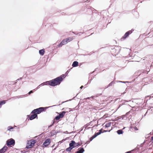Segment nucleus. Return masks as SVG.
I'll return each mask as SVG.
<instances>
[{"label": "nucleus", "instance_id": "6", "mask_svg": "<svg viewBox=\"0 0 153 153\" xmlns=\"http://www.w3.org/2000/svg\"><path fill=\"white\" fill-rule=\"evenodd\" d=\"M70 144H72V147H73V149L74 147L80 145V144L79 143H76L73 140L71 141Z\"/></svg>", "mask_w": 153, "mask_h": 153}, {"label": "nucleus", "instance_id": "31", "mask_svg": "<svg viewBox=\"0 0 153 153\" xmlns=\"http://www.w3.org/2000/svg\"><path fill=\"white\" fill-rule=\"evenodd\" d=\"M83 87V86H82L80 87V88L81 89H82Z\"/></svg>", "mask_w": 153, "mask_h": 153}, {"label": "nucleus", "instance_id": "23", "mask_svg": "<svg viewBox=\"0 0 153 153\" xmlns=\"http://www.w3.org/2000/svg\"><path fill=\"white\" fill-rule=\"evenodd\" d=\"M13 129V127L11 126H9L7 128L8 130L10 131L11 129Z\"/></svg>", "mask_w": 153, "mask_h": 153}, {"label": "nucleus", "instance_id": "20", "mask_svg": "<svg viewBox=\"0 0 153 153\" xmlns=\"http://www.w3.org/2000/svg\"><path fill=\"white\" fill-rule=\"evenodd\" d=\"M5 103V101L4 100H3L2 101H0V107H1V106L3 104H4Z\"/></svg>", "mask_w": 153, "mask_h": 153}, {"label": "nucleus", "instance_id": "15", "mask_svg": "<svg viewBox=\"0 0 153 153\" xmlns=\"http://www.w3.org/2000/svg\"><path fill=\"white\" fill-rule=\"evenodd\" d=\"M45 51L44 49H42L39 51V53L42 56L44 55L45 53Z\"/></svg>", "mask_w": 153, "mask_h": 153}, {"label": "nucleus", "instance_id": "7", "mask_svg": "<svg viewBox=\"0 0 153 153\" xmlns=\"http://www.w3.org/2000/svg\"><path fill=\"white\" fill-rule=\"evenodd\" d=\"M132 31L131 30H129L128 31V32H126L125 34V35H124V36H123L122 38V39H126V38L128 36L129 34H131V33H132Z\"/></svg>", "mask_w": 153, "mask_h": 153}, {"label": "nucleus", "instance_id": "29", "mask_svg": "<svg viewBox=\"0 0 153 153\" xmlns=\"http://www.w3.org/2000/svg\"><path fill=\"white\" fill-rule=\"evenodd\" d=\"M131 151H128L126 152V153H131Z\"/></svg>", "mask_w": 153, "mask_h": 153}, {"label": "nucleus", "instance_id": "14", "mask_svg": "<svg viewBox=\"0 0 153 153\" xmlns=\"http://www.w3.org/2000/svg\"><path fill=\"white\" fill-rule=\"evenodd\" d=\"M65 113V112L62 111L61 113L59 114V116L60 118H62L64 116Z\"/></svg>", "mask_w": 153, "mask_h": 153}, {"label": "nucleus", "instance_id": "3", "mask_svg": "<svg viewBox=\"0 0 153 153\" xmlns=\"http://www.w3.org/2000/svg\"><path fill=\"white\" fill-rule=\"evenodd\" d=\"M36 142V140H31L28 141L27 144L26 148L27 149L31 148L34 146Z\"/></svg>", "mask_w": 153, "mask_h": 153}, {"label": "nucleus", "instance_id": "22", "mask_svg": "<svg viewBox=\"0 0 153 153\" xmlns=\"http://www.w3.org/2000/svg\"><path fill=\"white\" fill-rule=\"evenodd\" d=\"M60 117H59V115H58L56 117L55 119L57 120H58L60 119Z\"/></svg>", "mask_w": 153, "mask_h": 153}, {"label": "nucleus", "instance_id": "27", "mask_svg": "<svg viewBox=\"0 0 153 153\" xmlns=\"http://www.w3.org/2000/svg\"><path fill=\"white\" fill-rule=\"evenodd\" d=\"M151 140L153 142V136L151 138Z\"/></svg>", "mask_w": 153, "mask_h": 153}, {"label": "nucleus", "instance_id": "18", "mask_svg": "<svg viewBox=\"0 0 153 153\" xmlns=\"http://www.w3.org/2000/svg\"><path fill=\"white\" fill-rule=\"evenodd\" d=\"M111 123L110 122H109L106 123L105 126V128H108L110 127L111 126Z\"/></svg>", "mask_w": 153, "mask_h": 153}, {"label": "nucleus", "instance_id": "19", "mask_svg": "<svg viewBox=\"0 0 153 153\" xmlns=\"http://www.w3.org/2000/svg\"><path fill=\"white\" fill-rule=\"evenodd\" d=\"M123 131L121 129L117 131V134H123Z\"/></svg>", "mask_w": 153, "mask_h": 153}, {"label": "nucleus", "instance_id": "10", "mask_svg": "<svg viewBox=\"0 0 153 153\" xmlns=\"http://www.w3.org/2000/svg\"><path fill=\"white\" fill-rule=\"evenodd\" d=\"M7 146H4L2 149L0 150V153H4L7 150Z\"/></svg>", "mask_w": 153, "mask_h": 153}, {"label": "nucleus", "instance_id": "11", "mask_svg": "<svg viewBox=\"0 0 153 153\" xmlns=\"http://www.w3.org/2000/svg\"><path fill=\"white\" fill-rule=\"evenodd\" d=\"M72 144H71L70 143L69 144V147L67 148L66 149V151L67 152H70L71 150L73 149L72 147Z\"/></svg>", "mask_w": 153, "mask_h": 153}, {"label": "nucleus", "instance_id": "30", "mask_svg": "<svg viewBox=\"0 0 153 153\" xmlns=\"http://www.w3.org/2000/svg\"><path fill=\"white\" fill-rule=\"evenodd\" d=\"M90 98H91V97H88V98H86V99H90Z\"/></svg>", "mask_w": 153, "mask_h": 153}, {"label": "nucleus", "instance_id": "21", "mask_svg": "<svg viewBox=\"0 0 153 153\" xmlns=\"http://www.w3.org/2000/svg\"><path fill=\"white\" fill-rule=\"evenodd\" d=\"M96 136H95V135H93L92 137H90L89 139V140L90 141H91V140H92L94 139V138H95V137H96Z\"/></svg>", "mask_w": 153, "mask_h": 153}, {"label": "nucleus", "instance_id": "12", "mask_svg": "<svg viewBox=\"0 0 153 153\" xmlns=\"http://www.w3.org/2000/svg\"><path fill=\"white\" fill-rule=\"evenodd\" d=\"M78 149L79 150L75 153H82L84 151V150L82 148H79Z\"/></svg>", "mask_w": 153, "mask_h": 153}, {"label": "nucleus", "instance_id": "17", "mask_svg": "<svg viewBox=\"0 0 153 153\" xmlns=\"http://www.w3.org/2000/svg\"><path fill=\"white\" fill-rule=\"evenodd\" d=\"M78 65V62L77 61H74L72 64V66L73 67H75L77 66Z\"/></svg>", "mask_w": 153, "mask_h": 153}, {"label": "nucleus", "instance_id": "2", "mask_svg": "<svg viewBox=\"0 0 153 153\" xmlns=\"http://www.w3.org/2000/svg\"><path fill=\"white\" fill-rule=\"evenodd\" d=\"M46 109V108L40 107L32 111V113H35L37 115V114H40L43 111H45Z\"/></svg>", "mask_w": 153, "mask_h": 153}, {"label": "nucleus", "instance_id": "1", "mask_svg": "<svg viewBox=\"0 0 153 153\" xmlns=\"http://www.w3.org/2000/svg\"><path fill=\"white\" fill-rule=\"evenodd\" d=\"M65 76V74H63L59 77L47 82V84L52 86L59 85Z\"/></svg>", "mask_w": 153, "mask_h": 153}, {"label": "nucleus", "instance_id": "4", "mask_svg": "<svg viewBox=\"0 0 153 153\" xmlns=\"http://www.w3.org/2000/svg\"><path fill=\"white\" fill-rule=\"evenodd\" d=\"M51 143V140L50 138H48L44 142L42 146L43 147H45L50 145Z\"/></svg>", "mask_w": 153, "mask_h": 153}, {"label": "nucleus", "instance_id": "13", "mask_svg": "<svg viewBox=\"0 0 153 153\" xmlns=\"http://www.w3.org/2000/svg\"><path fill=\"white\" fill-rule=\"evenodd\" d=\"M102 128L97 133H95L94 134V135L96 137L97 136L100 135L102 133Z\"/></svg>", "mask_w": 153, "mask_h": 153}, {"label": "nucleus", "instance_id": "32", "mask_svg": "<svg viewBox=\"0 0 153 153\" xmlns=\"http://www.w3.org/2000/svg\"><path fill=\"white\" fill-rule=\"evenodd\" d=\"M91 97L92 98H94V96H92Z\"/></svg>", "mask_w": 153, "mask_h": 153}, {"label": "nucleus", "instance_id": "26", "mask_svg": "<svg viewBox=\"0 0 153 153\" xmlns=\"http://www.w3.org/2000/svg\"><path fill=\"white\" fill-rule=\"evenodd\" d=\"M134 130H138V129L136 127H134Z\"/></svg>", "mask_w": 153, "mask_h": 153}, {"label": "nucleus", "instance_id": "24", "mask_svg": "<svg viewBox=\"0 0 153 153\" xmlns=\"http://www.w3.org/2000/svg\"><path fill=\"white\" fill-rule=\"evenodd\" d=\"M112 129V128H111V129L109 131H108V130H104L103 132H107V131L110 132V131Z\"/></svg>", "mask_w": 153, "mask_h": 153}, {"label": "nucleus", "instance_id": "25", "mask_svg": "<svg viewBox=\"0 0 153 153\" xmlns=\"http://www.w3.org/2000/svg\"><path fill=\"white\" fill-rule=\"evenodd\" d=\"M112 82H111L108 85V86H112Z\"/></svg>", "mask_w": 153, "mask_h": 153}, {"label": "nucleus", "instance_id": "28", "mask_svg": "<svg viewBox=\"0 0 153 153\" xmlns=\"http://www.w3.org/2000/svg\"><path fill=\"white\" fill-rule=\"evenodd\" d=\"M33 92V91H30L29 92V94H30L31 93H32Z\"/></svg>", "mask_w": 153, "mask_h": 153}, {"label": "nucleus", "instance_id": "8", "mask_svg": "<svg viewBox=\"0 0 153 153\" xmlns=\"http://www.w3.org/2000/svg\"><path fill=\"white\" fill-rule=\"evenodd\" d=\"M31 114H32L31 115L30 117L29 118L30 120H32L36 117L37 118V115L35 113H32V112L31 113Z\"/></svg>", "mask_w": 153, "mask_h": 153}, {"label": "nucleus", "instance_id": "16", "mask_svg": "<svg viewBox=\"0 0 153 153\" xmlns=\"http://www.w3.org/2000/svg\"><path fill=\"white\" fill-rule=\"evenodd\" d=\"M73 39V37H69L68 38H67V39H66V40L67 42V43L68 42H69L71 41Z\"/></svg>", "mask_w": 153, "mask_h": 153}, {"label": "nucleus", "instance_id": "9", "mask_svg": "<svg viewBox=\"0 0 153 153\" xmlns=\"http://www.w3.org/2000/svg\"><path fill=\"white\" fill-rule=\"evenodd\" d=\"M67 43V42L66 40V39H63L62 41L58 45V47H61L62 46V45L65 44Z\"/></svg>", "mask_w": 153, "mask_h": 153}, {"label": "nucleus", "instance_id": "5", "mask_svg": "<svg viewBox=\"0 0 153 153\" xmlns=\"http://www.w3.org/2000/svg\"><path fill=\"white\" fill-rule=\"evenodd\" d=\"M15 143L14 140L13 139H10L8 140L7 141V145L8 146H10L11 145H14Z\"/></svg>", "mask_w": 153, "mask_h": 153}]
</instances>
